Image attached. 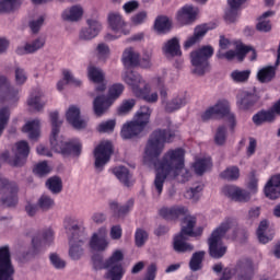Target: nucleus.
I'll return each mask as SVG.
<instances>
[{
  "mask_svg": "<svg viewBox=\"0 0 280 280\" xmlns=\"http://www.w3.org/2000/svg\"><path fill=\"white\" fill-rule=\"evenodd\" d=\"M54 244V230L46 229L32 238V255H38Z\"/></svg>",
  "mask_w": 280,
  "mask_h": 280,
  "instance_id": "f3484780",
  "label": "nucleus"
},
{
  "mask_svg": "<svg viewBox=\"0 0 280 280\" xmlns=\"http://www.w3.org/2000/svg\"><path fill=\"white\" fill-rule=\"evenodd\" d=\"M218 115L219 117H228V121L230 124L231 130L235 129L237 125L235 120V115L231 114V108L229 107V101L220 100L215 105L209 107L205 113L201 114L202 121H209V119H213Z\"/></svg>",
  "mask_w": 280,
  "mask_h": 280,
  "instance_id": "9b49d317",
  "label": "nucleus"
},
{
  "mask_svg": "<svg viewBox=\"0 0 280 280\" xmlns=\"http://www.w3.org/2000/svg\"><path fill=\"white\" fill-rule=\"evenodd\" d=\"M122 63L125 67H139V54L133 48H126L122 52Z\"/></svg>",
  "mask_w": 280,
  "mask_h": 280,
  "instance_id": "4c0bfd02",
  "label": "nucleus"
},
{
  "mask_svg": "<svg viewBox=\"0 0 280 280\" xmlns=\"http://www.w3.org/2000/svg\"><path fill=\"white\" fill-rule=\"evenodd\" d=\"M51 121V135H50V145L62 156H80L82 154V143L78 141H59L58 135H60V126L62 121L58 120V112H51L49 114Z\"/></svg>",
  "mask_w": 280,
  "mask_h": 280,
  "instance_id": "7ed1b4c3",
  "label": "nucleus"
},
{
  "mask_svg": "<svg viewBox=\"0 0 280 280\" xmlns=\"http://www.w3.org/2000/svg\"><path fill=\"white\" fill-rule=\"evenodd\" d=\"M176 139V131L172 129L154 130L145 145L144 153L148 159H159L165 150V143H172Z\"/></svg>",
  "mask_w": 280,
  "mask_h": 280,
  "instance_id": "20e7f679",
  "label": "nucleus"
},
{
  "mask_svg": "<svg viewBox=\"0 0 280 280\" xmlns=\"http://www.w3.org/2000/svg\"><path fill=\"white\" fill-rule=\"evenodd\" d=\"M275 75H277V68L272 66L265 67L257 73L258 81H260L261 84L272 82V80H275Z\"/></svg>",
  "mask_w": 280,
  "mask_h": 280,
  "instance_id": "ea45409f",
  "label": "nucleus"
},
{
  "mask_svg": "<svg viewBox=\"0 0 280 280\" xmlns=\"http://www.w3.org/2000/svg\"><path fill=\"white\" fill-rule=\"evenodd\" d=\"M214 143L217 145H224L226 143V126H220L214 135Z\"/></svg>",
  "mask_w": 280,
  "mask_h": 280,
  "instance_id": "13d9d810",
  "label": "nucleus"
},
{
  "mask_svg": "<svg viewBox=\"0 0 280 280\" xmlns=\"http://www.w3.org/2000/svg\"><path fill=\"white\" fill-rule=\"evenodd\" d=\"M46 187L51 194H60L62 191V179L58 176H54L47 179Z\"/></svg>",
  "mask_w": 280,
  "mask_h": 280,
  "instance_id": "8fccbe9b",
  "label": "nucleus"
},
{
  "mask_svg": "<svg viewBox=\"0 0 280 280\" xmlns=\"http://www.w3.org/2000/svg\"><path fill=\"white\" fill-rule=\"evenodd\" d=\"M231 78L234 82H248V78H250V70H234L231 73Z\"/></svg>",
  "mask_w": 280,
  "mask_h": 280,
  "instance_id": "4d7b16f0",
  "label": "nucleus"
},
{
  "mask_svg": "<svg viewBox=\"0 0 280 280\" xmlns=\"http://www.w3.org/2000/svg\"><path fill=\"white\" fill-rule=\"evenodd\" d=\"M88 78L91 82H94V84H102V82H104V72L97 67L90 66L88 68Z\"/></svg>",
  "mask_w": 280,
  "mask_h": 280,
  "instance_id": "de8ad7c7",
  "label": "nucleus"
},
{
  "mask_svg": "<svg viewBox=\"0 0 280 280\" xmlns=\"http://www.w3.org/2000/svg\"><path fill=\"white\" fill-rule=\"evenodd\" d=\"M43 97V93L37 92L35 94H31L27 100V105L34 110H43L45 107V103L40 100Z\"/></svg>",
  "mask_w": 280,
  "mask_h": 280,
  "instance_id": "09e8293b",
  "label": "nucleus"
},
{
  "mask_svg": "<svg viewBox=\"0 0 280 280\" xmlns=\"http://www.w3.org/2000/svg\"><path fill=\"white\" fill-rule=\"evenodd\" d=\"M259 102V97L253 93H245L241 100L237 101L238 108L241 110H250L255 103Z\"/></svg>",
  "mask_w": 280,
  "mask_h": 280,
  "instance_id": "58836bf2",
  "label": "nucleus"
},
{
  "mask_svg": "<svg viewBox=\"0 0 280 280\" xmlns=\"http://www.w3.org/2000/svg\"><path fill=\"white\" fill-rule=\"evenodd\" d=\"M66 119L75 130L86 128V121L80 117V109L78 106L71 105L66 113Z\"/></svg>",
  "mask_w": 280,
  "mask_h": 280,
  "instance_id": "5701e85b",
  "label": "nucleus"
},
{
  "mask_svg": "<svg viewBox=\"0 0 280 280\" xmlns=\"http://www.w3.org/2000/svg\"><path fill=\"white\" fill-rule=\"evenodd\" d=\"M124 84L116 83L108 89V95H98L93 101V110L96 117H102L110 106L115 103V100H119L121 93H124Z\"/></svg>",
  "mask_w": 280,
  "mask_h": 280,
  "instance_id": "1a4fd4ad",
  "label": "nucleus"
},
{
  "mask_svg": "<svg viewBox=\"0 0 280 280\" xmlns=\"http://www.w3.org/2000/svg\"><path fill=\"white\" fill-rule=\"evenodd\" d=\"M202 189H205V185L199 184L194 188H190L187 192H186V198H189L190 200H198V198H200V191H202Z\"/></svg>",
  "mask_w": 280,
  "mask_h": 280,
  "instance_id": "69168bd1",
  "label": "nucleus"
},
{
  "mask_svg": "<svg viewBox=\"0 0 280 280\" xmlns=\"http://www.w3.org/2000/svg\"><path fill=\"white\" fill-rule=\"evenodd\" d=\"M124 80L126 84L131 86L132 93L136 97H139L149 104L159 102V94L156 92L150 94V84L145 83L141 74L135 71H128L126 72Z\"/></svg>",
  "mask_w": 280,
  "mask_h": 280,
  "instance_id": "423d86ee",
  "label": "nucleus"
},
{
  "mask_svg": "<svg viewBox=\"0 0 280 280\" xmlns=\"http://www.w3.org/2000/svg\"><path fill=\"white\" fill-rule=\"evenodd\" d=\"M124 252L116 249L112 256L105 260L104 268L107 270L106 279L108 280H121L124 279V275H126V270H124Z\"/></svg>",
  "mask_w": 280,
  "mask_h": 280,
  "instance_id": "f8f14e48",
  "label": "nucleus"
},
{
  "mask_svg": "<svg viewBox=\"0 0 280 280\" xmlns=\"http://www.w3.org/2000/svg\"><path fill=\"white\" fill-rule=\"evenodd\" d=\"M50 262L52 264L54 268L57 270H62L67 266V262L58 256V254H50Z\"/></svg>",
  "mask_w": 280,
  "mask_h": 280,
  "instance_id": "338daca9",
  "label": "nucleus"
},
{
  "mask_svg": "<svg viewBox=\"0 0 280 280\" xmlns=\"http://www.w3.org/2000/svg\"><path fill=\"white\" fill-rule=\"evenodd\" d=\"M66 231L71 234L69 238V256L74 261H78L84 255V248H82L84 246V237L80 235V226L78 224L72 226L66 224Z\"/></svg>",
  "mask_w": 280,
  "mask_h": 280,
  "instance_id": "ddd939ff",
  "label": "nucleus"
},
{
  "mask_svg": "<svg viewBox=\"0 0 280 280\" xmlns=\"http://www.w3.org/2000/svg\"><path fill=\"white\" fill-rule=\"evenodd\" d=\"M220 177L223 178V180H237V178H240V167L229 166L220 174Z\"/></svg>",
  "mask_w": 280,
  "mask_h": 280,
  "instance_id": "603ef678",
  "label": "nucleus"
},
{
  "mask_svg": "<svg viewBox=\"0 0 280 280\" xmlns=\"http://www.w3.org/2000/svg\"><path fill=\"white\" fill-rule=\"evenodd\" d=\"M88 25L89 27L83 28L80 33V38L83 40H92V38H95L100 34V30H102V24L97 20H88Z\"/></svg>",
  "mask_w": 280,
  "mask_h": 280,
  "instance_id": "7c9ffc66",
  "label": "nucleus"
},
{
  "mask_svg": "<svg viewBox=\"0 0 280 280\" xmlns=\"http://www.w3.org/2000/svg\"><path fill=\"white\" fill-rule=\"evenodd\" d=\"M116 124L117 122L113 119L103 121L98 125L97 130L98 132H113Z\"/></svg>",
  "mask_w": 280,
  "mask_h": 280,
  "instance_id": "0e129e2a",
  "label": "nucleus"
},
{
  "mask_svg": "<svg viewBox=\"0 0 280 280\" xmlns=\"http://www.w3.org/2000/svg\"><path fill=\"white\" fill-rule=\"evenodd\" d=\"M252 51L250 60H257V50L253 48V46H246L243 43L236 45L235 50H228L226 52H221L220 50L217 52V58L219 60H222L225 58V60H238V62H244V59L246 58V55Z\"/></svg>",
  "mask_w": 280,
  "mask_h": 280,
  "instance_id": "2eb2a0df",
  "label": "nucleus"
},
{
  "mask_svg": "<svg viewBox=\"0 0 280 280\" xmlns=\"http://www.w3.org/2000/svg\"><path fill=\"white\" fill-rule=\"evenodd\" d=\"M246 3V0H228L230 9L225 11L224 19L226 23H235L240 14V8Z\"/></svg>",
  "mask_w": 280,
  "mask_h": 280,
  "instance_id": "cd10ccee",
  "label": "nucleus"
},
{
  "mask_svg": "<svg viewBox=\"0 0 280 280\" xmlns=\"http://www.w3.org/2000/svg\"><path fill=\"white\" fill-rule=\"evenodd\" d=\"M113 155V143L110 142H103L98 144L94 149V158H95V167L100 170L110 161V156Z\"/></svg>",
  "mask_w": 280,
  "mask_h": 280,
  "instance_id": "a211bd4d",
  "label": "nucleus"
},
{
  "mask_svg": "<svg viewBox=\"0 0 280 280\" xmlns=\"http://www.w3.org/2000/svg\"><path fill=\"white\" fill-rule=\"evenodd\" d=\"M209 30H211L210 27H208L207 24H201L195 27V32L194 35L188 37V39L185 42L184 44V49H189V47H194V45H196V43H200V40H202V38H205L207 32H209Z\"/></svg>",
  "mask_w": 280,
  "mask_h": 280,
  "instance_id": "c756f323",
  "label": "nucleus"
},
{
  "mask_svg": "<svg viewBox=\"0 0 280 280\" xmlns=\"http://www.w3.org/2000/svg\"><path fill=\"white\" fill-rule=\"evenodd\" d=\"M84 14V9L80 5H73L70 9H66L62 14L61 19L63 21H69L70 23H75L82 19V15Z\"/></svg>",
  "mask_w": 280,
  "mask_h": 280,
  "instance_id": "473e14b6",
  "label": "nucleus"
},
{
  "mask_svg": "<svg viewBox=\"0 0 280 280\" xmlns=\"http://www.w3.org/2000/svg\"><path fill=\"white\" fill-rule=\"evenodd\" d=\"M0 196L4 207H16L19 205V186L7 178H0Z\"/></svg>",
  "mask_w": 280,
  "mask_h": 280,
  "instance_id": "4468645a",
  "label": "nucleus"
},
{
  "mask_svg": "<svg viewBox=\"0 0 280 280\" xmlns=\"http://www.w3.org/2000/svg\"><path fill=\"white\" fill-rule=\"evenodd\" d=\"M255 126H261L264 124H270L275 121V114L272 112L260 110L253 116Z\"/></svg>",
  "mask_w": 280,
  "mask_h": 280,
  "instance_id": "79ce46f5",
  "label": "nucleus"
},
{
  "mask_svg": "<svg viewBox=\"0 0 280 280\" xmlns=\"http://www.w3.org/2000/svg\"><path fill=\"white\" fill-rule=\"evenodd\" d=\"M272 14H275V12L267 11L258 18V23L256 24L257 32L268 34V32L272 31V23L268 20V16H272Z\"/></svg>",
  "mask_w": 280,
  "mask_h": 280,
  "instance_id": "c9c22d12",
  "label": "nucleus"
},
{
  "mask_svg": "<svg viewBox=\"0 0 280 280\" xmlns=\"http://www.w3.org/2000/svg\"><path fill=\"white\" fill-rule=\"evenodd\" d=\"M135 207V199H129L125 205L119 206L117 201L109 202V209L114 214V218H124V215L130 213Z\"/></svg>",
  "mask_w": 280,
  "mask_h": 280,
  "instance_id": "a878e982",
  "label": "nucleus"
},
{
  "mask_svg": "<svg viewBox=\"0 0 280 280\" xmlns=\"http://www.w3.org/2000/svg\"><path fill=\"white\" fill-rule=\"evenodd\" d=\"M10 121V108L2 107L0 108V137L3 135V130Z\"/></svg>",
  "mask_w": 280,
  "mask_h": 280,
  "instance_id": "5fc2aeb1",
  "label": "nucleus"
},
{
  "mask_svg": "<svg viewBox=\"0 0 280 280\" xmlns=\"http://www.w3.org/2000/svg\"><path fill=\"white\" fill-rule=\"evenodd\" d=\"M223 194L230 198V200H234V202H248V200H250V192H248V190L233 185L224 186Z\"/></svg>",
  "mask_w": 280,
  "mask_h": 280,
  "instance_id": "412c9836",
  "label": "nucleus"
},
{
  "mask_svg": "<svg viewBox=\"0 0 280 280\" xmlns=\"http://www.w3.org/2000/svg\"><path fill=\"white\" fill-rule=\"evenodd\" d=\"M108 23L113 32H120L121 34H125V35L130 34V31L126 28L127 24H126V21H124V18H121V14L109 13Z\"/></svg>",
  "mask_w": 280,
  "mask_h": 280,
  "instance_id": "c85d7f7f",
  "label": "nucleus"
},
{
  "mask_svg": "<svg viewBox=\"0 0 280 280\" xmlns=\"http://www.w3.org/2000/svg\"><path fill=\"white\" fill-rule=\"evenodd\" d=\"M14 158L10 156V151H4L0 154V161L7 163L11 167H23L27 163V156H30V143L25 140H21L15 143Z\"/></svg>",
  "mask_w": 280,
  "mask_h": 280,
  "instance_id": "9d476101",
  "label": "nucleus"
},
{
  "mask_svg": "<svg viewBox=\"0 0 280 280\" xmlns=\"http://www.w3.org/2000/svg\"><path fill=\"white\" fill-rule=\"evenodd\" d=\"M22 132H26L31 141H38V137H40V120L34 119L26 122L22 128Z\"/></svg>",
  "mask_w": 280,
  "mask_h": 280,
  "instance_id": "2f4dec72",
  "label": "nucleus"
},
{
  "mask_svg": "<svg viewBox=\"0 0 280 280\" xmlns=\"http://www.w3.org/2000/svg\"><path fill=\"white\" fill-rule=\"evenodd\" d=\"M0 93H3L4 97L11 102H19V90L10 84L5 75H0Z\"/></svg>",
  "mask_w": 280,
  "mask_h": 280,
  "instance_id": "393cba45",
  "label": "nucleus"
},
{
  "mask_svg": "<svg viewBox=\"0 0 280 280\" xmlns=\"http://www.w3.org/2000/svg\"><path fill=\"white\" fill-rule=\"evenodd\" d=\"M0 280H14V266L9 246L0 247Z\"/></svg>",
  "mask_w": 280,
  "mask_h": 280,
  "instance_id": "dca6fc26",
  "label": "nucleus"
},
{
  "mask_svg": "<svg viewBox=\"0 0 280 280\" xmlns=\"http://www.w3.org/2000/svg\"><path fill=\"white\" fill-rule=\"evenodd\" d=\"M44 23H45V16H39L37 20H33L28 22V27L32 31V34H38Z\"/></svg>",
  "mask_w": 280,
  "mask_h": 280,
  "instance_id": "680f3d73",
  "label": "nucleus"
},
{
  "mask_svg": "<svg viewBox=\"0 0 280 280\" xmlns=\"http://www.w3.org/2000/svg\"><path fill=\"white\" fill-rule=\"evenodd\" d=\"M266 231H268V221L264 220L259 223L256 231V235L260 244H268V242H272V236H267Z\"/></svg>",
  "mask_w": 280,
  "mask_h": 280,
  "instance_id": "49530a36",
  "label": "nucleus"
},
{
  "mask_svg": "<svg viewBox=\"0 0 280 280\" xmlns=\"http://www.w3.org/2000/svg\"><path fill=\"white\" fill-rule=\"evenodd\" d=\"M149 234L143 229H137L135 233V243L138 248H141V246H145V243L148 242Z\"/></svg>",
  "mask_w": 280,
  "mask_h": 280,
  "instance_id": "864d4df0",
  "label": "nucleus"
},
{
  "mask_svg": "<svg viewBox=\"0 0 280 280\" xmlns=\"http://www.w3.org/2000/svg\"><path fill=\"white\" fill-rule=\"evenodd\" d=\"M187 97L185 95L176 96L171 101L165 103L164 110L165 113H176V110H180L183 106H186Z\"/></svg>",
  "mask_w": 280,
  "mask_h": 280,
  "instance_id": "72a5a7b5",
  "label": "nucleus"
},
{
  "mask_svg": "<svg viewBox=\"0 0 280 280\" xmlns=\"http://www.w3.org/2000/svg\"><path fill=\"white\" fill-rule=\"evenodd\" d=\"M213 48L211 46H202L199 49L190 52V62L194 67L195 75H205L211 71L210 58H213Z\"/></svg>",
  "mask_w": 280,
  "mask_h": 280,
  "instance_id": "6e6552de",
  "label": "nucleus"
},
{
  "mask_svg": "<svg viewBox=\"0 0 280 280\" xmlns=\"http://www.w3.org/2000/svg\"><path fill=\"white\" fill-rule=\"evenodd\" d=\"M63 80L57 83L58 91H65L67 84H72L73 86H82V81L80 79L73 78V74L69 70L62 71Z\"/></svg>",
  "mask_w": 280,
  "mask_h": 280,
  "instance_id": "f704fd0d",
  "label": "nucleus"
},
{
  "mask_svg": "<svg viewBox=\"0 0 280 280\" xmlns=\"http://www.w3.org/2000/svg\"><path fill=\"white\" fill-rule=\"evenodd\" d=\"M264 195L268 200H279L280 198V174L271 176L264 187Z\"/></svg>",
  "mask_w": 280,
  "mask_h": 280,
  "instance_id": "4be33fe9",
  "label": "nucleus"
},
{
  "mask_svg": "<svg viewBox=\"0 0 280 280\" xmlns=\"http://www.w3.org/2000/svg\"><path fill=\"white\" fill-rule=\"evenodd\" d=\"M90 247L92 248V250L102 253L105 248H108V241H106L105 237H98L97 234H93L90 241Z\"/></svg>",
  "mask_w": 280,
  "mask_h": 280,
  "instance_id": "a18cd8bd",
  "label": "nucleus"
},
{
  "mask_svg": "<svg viewBox=\"0 0 280 280\" xmlns=\"http://www.w3.org/2000/svg\"><path fill=\"white\" fill-rule=\"evenodd\" d=\"M113 174L125 185V187H130V170L126 166H116L113 168Z\"/></svg>",
  "mask_w": 280,
  "mask_h": 280,
  "instance_id": "a19ab883",
  "label": "nucleus"
},
{
  "mask_svg": "<svg viewBox=\"0 0 280 280\" xmlns=\"http://www.w3.org/2000/svg\"><path fill=\"white\" fill-rule=\"evenodd\" d=\"M15 82L19 86H23L27 82V72L23 68H15Z\"/></svg>",
  "mask_w": 280,
  "mask_h": 280,
  "instance_id": "e2e57ef3",
  "label": "nucleus"
},
{
  "mask_svg": "<svg viewBox=\"0 0 280 280\" xmlns=\"http://www.w3.org/2000/svg\"><path fill=\"white\" fill-rule=\"evenodd\" d=\"M199 12L198 8L191 4H185L176 13L177 23L180 25H191V23L196 22Z\"/></svg>",
  "mask_w": 280,
  "mask_h": 280,
  "instance_id": "aec40b11",
  "label": "nucleus"
},
{
  "mask_svg": "<svg viewBox=\"0 0 280 280\" xmlns=\"http://www.w3.org/2000/svg\"><path fill=\"white\" fill-rule=\"evenodd\" d=\"M136 104L137 101H135V98L122 102V104L118 107V115H127V113H130L132 108H135Z\"/></svg>",
  "mask_w": 280,
  "mask_h": 280,
  "instance_id": "052dcab7",
  "label": "nucleus"
},
{
  "mask_svg": "<svg viewBox=\"0 0 280 280\" xmlns=\"http://www.w3.org/2000/svg\"><path fill=\"white\" fill-rule=\"evenodd\" d=\"M152 116V109L148 106H141L135 115L132 121L122 126L120 137L122 139H135L145 130V126L150 124V117Z\"/></svg>",
  "mask_w": 280,
  "mask_h": 280,
  "instance_id": "39448f33",
  "label": "nucleus"
},
{
  "mask_svg": "<svg viewBox=\"0 0 280 280\" xmlns=\"http://www.w3.org/2000/svg\"><path fill=\"white\" fill-rule=\"evenodd\" d=\"M156 271H158L156 264L152 262L147 268V275L144 277V280H154V279H156Z\"/></svg>",
  "mask_w": 280,
  "mask_h": 280,
  "instance_id": "774afa93",
  "label": "nucleus"
},
{
  "mask_svg": "<svg viewBox=\"0 0 280 280\" xmlns=\"http://www.w3.org/2000/svg\"><path fill=\"white\" fill-rule=\"evenodd\" d=\"M185 168V150L183 148L168 150L161 161L159 162V167L156 170L154 187L161 196L163 194V185L167 176L172 174L174 177L180 174V171Z\"/></svg>",
  "mask_w": 280,
  "mask_h": 280,
  "instance_id": "f03ea898",
  "label": "nucleus"
},
{
  "mask_svg": "<svg viewBox=\"0 0 280 280\" xmlns=\"http://www.w3.org/2000/svg\"><path fill=\"white\" fill-rule=\"evenodd\" d=\"M45 37H37L32 43H26L24 46H19L15 49V54L18 56H25L27 54H36L38 49H43L45 47Z\"/></svg>",
  "mask_w": 280,
  "mask_h": 280,
  "instance_id": "b1692460",
  "label": "nucleus"
},
{
  "mask_svg": "<svg viewBox=\"0 0 280 280\" xmlns=\"http://www.w3.org/2000/svg\"><path fill=\"white\" fill-rule=\"evenodd\" d=\"M231 230V219H226L220 224L208 238L209 255L212 259H222L226 255L228 247L222 243V238Z\"/></svg>",
  "mask_w": 280,
  "mask_h": 280,
  "instance_id": "0eeeda50",
  "label": "nucleus"
},
{
  "mask_svg": "<svg viewBox=\"0 0 280 280\" xmlns=\"http://www.w3.org/2000/svg\"><path fill=\"white\" fill-rule=\"evenodd\" d=\"M160 215L164 220H178V218H184L182 221L180 233L174 236L173 248L175 253H191L194 250V245L187 243L188 237H200L202 235V228H198L194 231L196 226V217L187 215L189 210L185 206H173L171 208L164 207L160 209Z\"/></svg>",
  "mask_w": 280,
  "mask_h": 280,
  "instance_id": "f257e3e1",
  "label": "nucleus"
},
{
  "mask_svg": "<svg viewBox=\"0 0 280 280\" xmlns=\"http://www.w3.org/2000/svg\"><path fill=\"white\" fill-rule=\"evenodd\" d=\"M192 167L197 176H202L205 172H209V170L213 167V162H211L210 158L198 159L194 163Z\"/></svg>",
  "mask_w": 280,
  "mask_h": 280,
  "instance_id": "e433bc0d",
  "label": "nucleus"
},
{
  "mask_svg": "<svg viewBox=\"0 0 280 280\" xmlns=\"http://www.w3.org/2000/svg\"><path fill=\"white\" fill-rule=\"evenodd\" d=\"M19 8V0H0V14H10Z\"/></svg>",
  "mask_w": 280,
  "mask_h": 280,
  "instance_id": "3c124183",
  "label": "nucleus"
},
{
  "mask_svg": "<svg viewBox=\"0 0 280 280\" xmlns=\"http://www.w3.org/2000/svg\"><path fill=\"white\" fill-rule=\"evenodd\" d=\"M33 172L37 176H47V174H49V172H51V168L49 167V164H47V161H43V162L37 163L34 166Z\"/></svg>",
  "mask_w": 280,
  "mask_h": 280,
  "instance_id": "bf43d9fd",
  "label": "nucleus"
},
{
  "mask_svg": "<svg viewBox=\"0 0 280 280\" xmlns=\"http://www.w3.org/2000/svg\"><path fill=\"white\" fill-rule=\"evenodd\" d=\"M162 51L167 58L183 56V51L180 50V42L176 37L168 39L162 47Z\"/></svg>",
  "mask_w": 280,
  "mask_h": 280,
  "instance_id": "bb28decb",
  "label": "nucleus"
},
{
  "mask_svg": "<svg viewBox=\"0 0 280 280\" xmlns=\"http://www.w3.org/2000/svg\"><path fill=\"white\" fill-rule=\"evenodd\" d=\"M154 30L158 34H165L172 30V22L167 16L160 15L155 19Z\"/></svg>",
  "mask_w": 280,
  "mask_h": 280,
  "instance_id": "37998d69",
  "label": "nucleus"
},
{
  "mask_svg": "<svg viewBox=\"0 0 280 280\" xmlns=\"http://www.w3.org/2000/svg\"><path fill=\"white\" fill-rule=\"evenodd\" d=\"M37 205L42 211H49L55 205V201L51 197L47 195H42L37 201Z\"/></svg>",
  "mask_w": 280,
  "mask_h": 280,
  "instance_id": "6e6d98bb",
  "label": "nucleus"
},
{
  "mask_svg": "<svg viewBox=\"0 0 280 280\" xmlns=\"http://www.w3.org/2000/svg\"><path fill=\"white\" fill-rule=\"evenodd\" d=\"M235 272L237 280H253V277H255V264L253 259L244 257L237 260Z\"/></svg>",
  "mask_w": 280,
  "mask_h": 280,
  "instance_id": "6ab92c4d",
  "label": "nucleus"
},
{
  "mask_svg": "<svg viewBox=\"0 0 280 280\" xmlns=\"http://www.w3.org/2000/svg\"><path fill=\"white\" fill-rule=\"evenodd\" d=\"M202 261H205V252H196L192 254L189 268L192 272H198V270H202Z\"/></svg>",
  "mask_w": 280,
  "mask_h": 280,
  "instance_id": "c03bdc74",
  "label": "nucleus"
}]
</instances>
